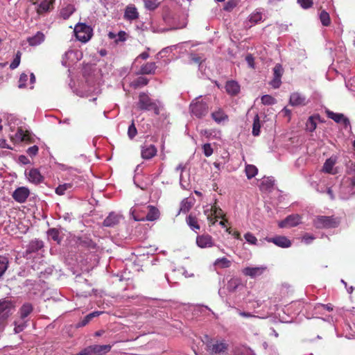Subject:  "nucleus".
Returning <instances> with one entry per match:
<instances>
[{
  "label": "nucleus",
  "mask_w": 355,
  "mask_h": 355,
  "mask_svg": "<svg viewBox=\"0 0 355 355\" xmlns=\"http://www.w3.org/2000/svg\"><path fill=\"white\" fill-rule=\"evenodd\" d=\"M267 269L265 266H255V267H245L242 269V273L250 278H255L261 276Z\"/></svg>",
  "instance_id": "nucleus-8"
},
{
  "label": "nucleus",
  "mask_w": 355,
  "mask_h": 355,
  "mask_svg": "<svg viewBox=\"0 0 355 355\" xmlns=\"http://www.w3.org/2000/svg\"><path fill=\"white\" fill-rule=\"evenodd\" d=\"M204 214L207 216V220H210L213 214V206L207 205L204 207Z\"/></svg>",
  "instance_id": "nucleus-54"
},
{
  "label": "nucleus",
  "mask_w": 355,
  "mask_h": 355,
  "mask_svg": "<svg viewBox=\"0 0 355 355\" xmlns=\"http://www.w3.org/2000/svg\"><path fill=\"white\" fill-rule=\"evenodd\" d=\"M275 183V180L272 177L265 178L261 180L260 189L264 191H270Z\"/></svg>",
  "instance_id": "nucleus-26"
},
{
  "label": "nucleus",
  "mask_w": 355,
  "mask_h": 355,
  "mask_svg": "<svg viewBox=\"0 0 355 355\" xmlns=\"http://www.w3.org/2000/svg\"><path fill=\"white\" fill-rule=\"evenodd\" d=\"M47 235L50 239L56 241L58 243L60 242V232L55 228H51L47 232Z\"/></svg>",
  "instance_id": "nucleus-37"
},
{
  "label": "nucleus",
  "mask_w": 355,
  "mask_h": 355,
  "mask_svg": "<svg viewBox=\"0 0 355 355\" xmlns=\"http://www.w3.org/2000/svg\"><path fill=\"white\" fill-rule=\"evenodd\" d=\"M284 73V69L280 64H277L273 68V78L270 81V85L275 88L277 89L280 87L282 84V76Z\"/></svg>",
  "instance_id": "nucleus-9"
},
{
  "label": "nucleus",
  "mask_w": 355,
  "mask_h": 355,
  "mask_svg": "<svg viewBox=\"0 0 355 355\" xmlns=\"http://www.w3.org/2000/svg\"><path fill=\"white\" fill-rule=\"evenodd\" d=\"M261 123L259 115L257 114L253 121L252 125V135L254 136H259L260 134Z\"/></svg>",
  "instance_id": "nucleus-39"
},
{
  "label": "nucleus",
  "mask_w": 355,
  "mask_h": 355,
  "mask_svg": "<svg viewBox=\"0 0 355 355\" xmlns=\"http://www.w3.org/2000/svg\"><path fill=\"white\" fill-rule=\"evenodd\" d=\"M157 68L155 62H147L141 67V73L153 74Z\"/></svg>",
  "instance_id": "nucleus-29"
},
{
  "label": "nucleus",
  "mask_w": 355,
  "mask_h": 355,
  "mask_svg": "<svg viewBox=\"0 0 355 355\" xmlns=\"http://www.w3.org/2000/svg\"><path fill=\"white\" fill-rule=\"evenodd\" d=\"M137 133V128L135 125L134 122L132 121L131 125H130L128 127V137L130 139H133L136 136Z\"/></svg>",
  "instance_id": "nucleus-48"
},
{
  "label": "nucleus",
  "mask_w": 355,
  "mask_h": 355,
  "mask_svg": "<svg viewBox=\"0 0 355 355\" xmlns=\"http://www.w3.org/2000/svg\"><path fill=\"white\" fill-rule=\"evenodd\" d=\"M326 114L329 119L334 120L336 123H343L345 125L349 123L348 119L345 117L343 114L335 113L330 110H327Z\"/></svg>",
  "instance_id": "nucleus-21"
},
{
  "label": "nucleus",
  "mask_w": 355,
  "mask_h": 355,
  "mask_svg": "<svg viewBox=\"0 0 355 355\" xmlns=\"http://www.w3.org/2000/svg\"><path fill=\"white\" fill-rule=\"evenodd\" d=\"M263 21L262 14L259 12H255L252 13L249 16V22L250 23V26Z\"/></svg>",
  "instance_id": "nucleus-35"
},
{
  "label": "nucleus",
  "mask_w": 355,
  "mask_h": 355,
  "mask_svg": "<svg viewBox=\"0 0 355 355\" xmlns=\"http://www.w3.org/2000/svg\"><path fill=\"white\" fill-rule=\"evenodd\" d=\"M29 195V189L25 187H21L14 191L12 196L16 202L19 203H24L26 202Z\"/></svg>",
  "instance_id": "nucleus-10"
},
{
  "label": "nucleus",
  "mask_w": 355,
  "mask_h": 355,
  "mask_svg": "<svg viewBox=\"0 0 355 355\" xmlns=\"http://www.w3.org/2000/svg\"><path fill=\"white\" fill-rule=\"evenodd\" d=\"M245 171L247 178L248 179H252L257 174L258 169L254 165L248 164L245 166Z\"/></svg>",
  "instance_id": "nucleus-38"
},
{
  "label": "nucleus",
  "mask_w": 355,
  "mask_h": 355,
  "mask_svg": "<svg viewBox=\"0 0 355 355\" xmlns=\"http://www.w3.org/2000/svg\"><path fill=\"white\" fill-rule=\"evenodd\" d=\"M45 39V35L43 33L38 31L37 33L28 38V42L31 46H37L42 44Z\"/></svg>",
  "instance_id": "nucleus-24"
},
{
  "label": "nucleus",
  "mask_w": 355,
  "mask_h": 355,
  "mask_svg": "<svg viewBox=\"0 0 355 355\" xmlns=\"http://www.w3.org/2000/svg\"><path fill=\"white\" fill-rule=\"evenodd\" d=\"M205 155H211L213 154V148L210 144H205L202 146Z\"/></svg>",
  "instance_id": "nucleus-56"
},
{
  "label": "nucleus",
  "mask_w": 355,
  "mask_h": 355,
  "mask_svg": "<svg viewBox=\"0 0 355 355\" xmlns=\"http://www.w3.org/2000/svg\"><path fill=\"white\" fill-rule=\"evenodd\" d=\"M27 152L31 155H35L38 152V147L37 146H33L28 148Z\"/></svg>",
  "instance_id": "nucleus-63"
},
{
  "label": "nucleus",
  "mask_w": 355,
  "mask_h": 355,
  "mask_svg": "<svg viewBox=\"0 0 355 355\" xmlns=\"http://www.w3.org/2000/svg\"><path fill=\"white\" fill-rule=\"evenodd\" d=\"M9 261L7 257L0 255V279L8 268Z\"/></svg>",
  "instance_id": "nucleus-34"
},
{
  "label": "nucleus",
  "mask_w": 355,
  "mask_h": 355,
  "mask_svg": "<svg viewBox=\"0 0 355 355\" xmlns=\"http://www.w3.org/2000/svg\"><path fill=\"white\" fill-rule=\"evenodd\" d=\"M190 110L193 115L201 118L208 113V105L203 101L196 98L190 104Z\"/></svg>",
  "instance_id": "nucleus-5"
},
{
  "label": "nucleus",
  "mask_w": 355,
  "mask_h": 355,
  "mask_svg": "<svg viewBox=\"0 0 355 355\" xmlns=\"http://www.w3.org/2000/svg\"><path fill=\"white\" fill-rule=\"evenodd\" d=\"M313 223L318 229L334 228L339 225V220L333 216H318L313 219Z\"/></svg>",
  "instance_id": "nucleus-2"
},
{
  "label": "nucleus",
  "mask_w": 355,
  "mask_h": 355,
  "mask_svg": "<svg viewBox=\"0 0 355 355\" xmlns=\"http://www.w3.org/2000/svg\"><path fill=\"white\" fill-rule=\"evenodd\" d=\"M148 83V80L146 78L141 76V77L137 78L134 81H132L130 85L133 88L137 89L138 87L145 86Z\"/></svg>",
  "instance_id": "nucleus-36"
},
{
  "label": "nucleus",
  "mask_w": 355,
  "mask_h": 355,
  "mask_svg": "<svg viewBox=\"0 0 355 355\" xmlns=\"http://www.w3.org/2000/svg\"><path fill=\"white\" fill-rule=\"evenodd\" d=\"M26 327V321H24V322H22L19 324H16V326L15 327V333H19V332L22 331Z\"/></svg>",
  "instance_id": "nucleus-62"
},
{
  "label": "nucleus",
  "mask_w": 355,
  "mask_h": 355,
  "mask_svg": "<svg viewBox=\"0 0 355 355\" xmlns=\"http://www.w3.org/2000/svg\"><path fill=\"white\" fill-rule=\"evenodd\" d=\"M55 0H40L36 8L37 13L40 15L49 12L53 8Z\"/></svg>",
  "instance_id": "nucleus-13"
},
{
  "label": "nucleus",
  "mask_w": 355,
  "mask_h": 355,
  "mask_svg": "<svg viewBox=\"0 0 355 355\" xmlns=\"http://www.w3.org/2000/svg\"><path fill=\"white\" fill-rule=\"evenodd\" d=\"M157 148L153 144H145L141 150V155H156Z\"/></svg>",
  "instance_id": "nucleus-32"
},
{
  "label": "nucleus",
  "mask_w": 355,
  "mask_h": 355,
  "mask_svg": "<svg viewBox=\"0 0 355 355\" xmlns=\"http://www.w3.org/2000/svg\"><path fill=\"white\" fill-rule=\"evenodd\" d=\"M196 244L200 248H207L214 246L212 237L209 234L198 236L196 237Z\"/></svg>",
  "instance_id": "nucleus-14"
},
{
  "label": "nucleus",
  "mask_w": 355,
  "mask_h": 355,
  "mask_svg": "<svg viewBox=\"0 0 355 355\" xmlns=\"http://www.w3.org/2000/svg\"><path fill=\"white\" fill-rule=\"evenodd\" d=\"M297 2L304 9L309 8L313 6V0H297Z\"/></svg>",
  "instance_id": "nucleus-53"
},
{
  "label": "nucleus",
  "mask_w": 355,
  "mask_h": 355,
  "mask_svg": "<svg viewBox=\"0 0 355 355\" xmlns=\"http://www.w3.org/2000/svg\"><path fill=\"white\" fill-rule=\"evenodd\" d=\"M186 221L187 225L192 230L196 232L197 230H200V227L196 216H193L191 214H190L187 217Z\"/></svg>",
  "instance_id": "nucleus-30"
},
{
  "label": "nucleus",
  "mask_w": 355,
  "mask_h": 355,
  "mask_svg": "<svg viewBox=\"0 0 355 355\" xmlns=\"http://www.w3.org/2000/svg\"><path fill=\"white\" fill-rule=\"evenodd\" d=\"M126 33L125 31H119L117 34L116 39L115 40V42L118 43L119 42H124L126 40Z\"/></svg>",
  "instance_id": "nucleus-59"
},
{
  "label": "nucleus",
  "mask_w": 355,
  "mask_h": 355,
  "mask_svg": "<svg viewBox=\"0 0 355 355\" xmlns=\"http://www.w3.org/2000/svg\"><path fill=\"white\" fill-rule=\"evenodd\" d=\"M336 163V159L330 157L326 160L322 167V171L330 174H336L337 171L334 169V166Z\"/></svg>",
  "instance_id": "nucleus-25"
},
{
  "label": "nucleus",
  "mask_w": 355,
  "mask_h": 355,
  "mask_svg": "<svg viewBox=\"0 0 355 355\" xmlns=\"http://www.w3.org/2000/svg\"><path fill=\"white\" fill-rule=\"evenodd\" d=\"M180 187L183 189H190V182L189 180H187L184 179V175L182 174L180 175Z\"/></svg>",
  "instance_id": "nucleus-50"
},
{
  "label": "nucleus",
  "mask_w": 355,
  "mask_h": 355,
  "mask_svg": "<svg viewBox=\"0 0 355 355\" xmlns=\"http://www.w3.org/2000/svg\"><path fill=\"white\" fill-rule=\"evenodd\" d=\"M268 242L273 243L276 245L281 248H288L291 245V241L284 236H278L272 238L267 239Z\"/></svg>",
  "instance_id": "nucleus-16"
},
{
  "label": "nucleus",
  "mask_w": 355,
  "mask_h": 355,
  "mask_svg": "<svg viewBox=\"0 0 355 355\" xmlns=\"http://www.w3.org/2000/svg\"><path fill=\"white\" fill-rule=\"evenodd\" d=\"M159 5L156 0H144L145 8L148 10H155Z\"/></svg>",
  "instance_id": "nucleus-41"
},
{
  "label": "nucleus",
  "mask_w": 355,
  "mask_h": 355,
  "mask_svg": "<svg viewBox=\"0 0 355 355\" xmlns=\"http://www.w3.org/2000/svg\"><path fill=\"white\" fill-rule=\"evenodd\" d=\"M191 60L195 63L199 64L200 67L202 66L203 59L199 55H191Z\"/></svg>",
  "instance_id": "nucleus-57"
},
{
  "label": "nucleus",
  "mask_w": 355,
  "mask_h": 355,
  "mask_svg": "<svg viewBox=\"0 0 355 355\" xmlns=\"http://www.w3.org/2000/svg\"><path fill=\"white\" fill-rule=\"evenodd\" d=\"M244 238L246 240V241L250 245H255L257 243V239L251 232H247L246 234H245Z\"/></svg>",
  "instance_id": "nucleus-46"
},
{
  "label": "nucleus",
  "mask_w": 355,
  "mask_h": 355,
  "mask_svg": "<svg viewBox=\"0 0 355 355\" xmlns=\"http://www.w3.org/2000/svg\"><path fill=\"white\" fill-rule=\"evenodd\" d=\"M226 92L231 96H235L240 92L239 83L234 80H230L225 85Z\"/></svg>",
  "instance_id": "nucleus-23"
},
{
  "label": "nucleus",
  "mask_w": 355,
  "mask_h": 355,
  "mask_svg": "<svg viewBox=\"0 0 355 355\" xmlns=\"http://www.w3.org/2000/svg\"><path fill=\"white\" fill-rule=\"evenodd\" d=\"M43 247V242L38 239L31 241L26 247V254L28 255L31 253L39 251Z\"/></svg>",
  "instance_id": "nucleus-20"
},
{
  "label": "nucleus",
  "mask_w": 355,
  "mask_h": 355,
  "mask_svg": "<svg viewBox=\"0 0 355 355\" xmlns=\"http://www.w3.org/2000/svg\"><path fill=\"white\" fill-rule=\"evenodd\" d=\"M261 102L264 105H274L276 103V99L270 95H263L261 97Z\"/></svg>",
  "instance_id": "nucleus-45"
},
{
  "label": "nucleus",
  "mask_w": 355,
  "mask_h": 355,
  "mask_svg": "<svg viewBox=\"0 0 355 355\" xmlns=\"http://www.w3.org/2000/svg\"><path fill=\"white\" fill-rule=\"evenodd\" d=\"M21 53L20 51H17L15 55V58L13 59L12 62L10 64V68L11 69H15L19 65L20 60H21Z\"/></svg>",
  "instance_id": "nucleus-43"
},
{
  "label": "nucleus",
  "mask_w": 355,
  "mask_h": 355,
  "mask_svg": "<svg viewBox=\"0 0 355 355\" xmlns=\"http://www.w3.org/2000/svg\"><path fill=\"white\" fill-rule=\"evenodd\" d=\"M111 348L110 345H94L84 348L76 355H103L109 352Z\"/></svg>",
  "instance_id": "nucleus-4"
},
{
  "label": "nucleus",
  "mask_w": 355,
  "mask_h": 355,
  "mask_svg": "<svg viewBox=\"0 0 355 355\" xmlns=\"http://www.w3.org/2000/svg\"><path fill=\"white\" fill-rule=\"evenodd\" d=\"M92 314L87 315L80 322L77 324V327H83L87 325L92 320Z\"/></svg>",
  "instance_id": "nucleus-52"
},
{
  "label": "nucleus",
  "mask_w": 355,
  "mask_h": 355,
  "mask_svg": "<svg viewBox=\"0 0 355 355\" xmlns=\"http://www.w3.org/2000/svg\"><path fill=\"white\" fill-rule=\"evenodd\" d=\"M236 6V3L234 1L231 0L226 3L224 9L227 11L232 10Z\"/></svg>",
  "instance_id": "nucleus-61"
},
{
  "label": "nucleus",
  "mask_w": 355,
  "mask_h": 355,
  "mask_svg": "<svg viewBox=\"0 0 355 355\" xmlns=\"http://www.w3.org/2000/svg\"><path fill=\"white\" fill-rule=\"evenodd\" d=\"M218 263H220L224 268H228L230 266V261L225 257L218 259L216 261V264Z\"/></svg>",
  "instance_id": "nucleus-55"
},
{
  "label": "nucleus",
  "mask_w": 355,
  "mask_h": 355,
  "mask_svg": "<svg viewBox=\"0 0 355 355\" xmlns=\"http://www.w3.org/2000/svg\"><path fill=\"white\" fill-rule=\"evenodd\" d=\"M301 222V217L298 214H291L288 216L284 220L279 223V227L284 228L287 227H295Z\"/></svg>",
  "instance_id": "nucleus-11"
},
{
  "label": "nucleus",
  "mask_w": 355,
  "mask_h": 355,
  "mask_svg": "<svg viewBox=\"0 0 355 355\" xmlns=\"http://www.w3.org/2000/svg\"><path fill=\"white\" fill-rule=\"evenodd\" d=\"M207 351L209 355H227V345L223 342H207Z\"/></svg>",
  "instance_id": "nucleus-6"
},
{
  "label": "nucleus",
  "mask_w": 355,
  "mask_h": 355,
  "mask_svg": "<svg viewBox=\"0 0 355 355\" xmlns=\"http://www.w3.org/2000/svg\"><path fill=\"white\" fill-rule=\"evenodd\" d=\"M28 75L26 73H21L19 77V88H24L26 86V81L28 80Z\"/></svg>",
  "instance_id": "nucleus-51"
},
{
  "label": "nucleus",
  "mask_w": 355,
  "mask_h": 355,
  "mask_svg": "<svg viewBox=\"0 0 355 355\" xmlns=\"http://www.w3.org/2000/svg\"><path fill=\"white\" fill-rule=\"evenodd\" d=\"M27 175L28 180L35 184H40L43 180V177L40 174V171L35 168L31 169Z\"/></svg>",
  "instance_id": "nucleus-22"
},
{
  "label": "nucleus",
  "mask_w": 355,
  "mask_h": 355,
  "mask_svg": "<svg viewBox=\"0 0 355 355\" xmlns=\"http://www.w3.org/2000/svg\"><path fill=\"white\" fill-rule=\"evenodd\" d=\"M289 104L292 106H303L306 104V96L299 92H293L291 94Z\"/></svg>",
  "instance_id": "nucleus-15"
},
{
  "label": "nucleus",
  "mask_w": 355,
  "mask_h": 355,
  "mask_svg": "<svg viewBox=\"0 0 355 355\" xmlns=\"http://www.w3.org/2000/svg\"><path fill=\"white\" fill-rule=\"evenodd\" d=\"M33 307L30 303L24 304L19 309L20 318L21 320H24L27 318L33 311Z\"/></svg>",
  "instance_id": "nucleus-27"
},
{
  "label": "nucleus",
  "mask_w": 355,
  "mask_h": 355,
  "mask_svg": "<svg viewBox=\"0 0 355 355\" xmlns=\"http://www.w3.org/2000/svg\"><path fill=\"white\" fill-rule=\"evenodd\" d=\"M14 309V304L11 300H0V315L8 318L12 313Z\"/></svg>",
  "instance_id": "nucleus-12"
},
{
  "label": "nucleus",
  "mask_w": 355,
  "mask_h": 355,
  "mask_svg": "<svg viewBox=\"0 0 355 355\" xmlns=\"http://www.w3.org/2000/svg\"><path fill=\"white\" fill-rule=\"evenodd\" d=\"M315 237L309 234H305L302 236V241L306 244H310L313 240Z\"/></svg>",
  "instance_id": "nucleus-58"
},
{
  "label": "nucleus",
  "mask_w": 355,
  "mask_h": 355,
  "mask_svg": "<svg viewBox=\"0 0 355 355\" xmlns=\"http://www.w3.org/2000/svg\"><path fill=\"white\" fill-rule=\"evenodd\" d=\"M73 188L72 183H64L62 184L58 185L55 188V192L58 196H63L66 193V191L70 190Z\"/></svg>",
  "instance_id": "nucleus-31"
},
{
  "label": "nucleus",
  "mask_w": 355,
  "mask_h": 355,
  "mask_svg": "<svg viewBox=\"0 0 355 355\" xmlns=\"http://www.w3.org/2000/svg\"><path fill=\"white\" fill-rule=\"evenodd\" d=\"M320 20L324 26H328L331 24L329 15L325 10H322L320 14Z\"/></svg>",
  "instance_id": "nucleus-40"
},
{
  "label": "nucleus",
  "mask_w": 355,
  "mask_h": 355,
  "mask_svg": "<svg viewBox=\"0 0 355 355\" xmlns=\"http://www.w3.org/2000/svg\"><path fill=\"white\" fill-rule=\"evenodd\" d=\"M73 7L71 6H69L62 10L61 15L64 19H67L73 13Z\"/></svg>",
  "instance_id": "nucleus-47"
},
{
  "label": "nucleus",
  "mask_w": 355,
  "mask_h": 355,
  "mask_svg": "<svg viewBox=\"0 0 355 355\" xmlns=\"http://www.w3.org/2000/svg\"><path fill=\"white\" fill-rule=\"evenodd\" d=\"M213 214L215 216V218H223V210L216 205V203L213 205Z\"/></svg>",
  "instance_id": "nucleus-49"
},
{
  "label": "nucleus",
  "mask_w": 355,
  "mask_h": 355,
  "mask_svg": "<svg viewBox=\"0 0 355 355\" xmlns=\"http://www.w3.org/2000/svg\"><path fill=\"white\" fill-rule=\"evenodd\" d=\"M74 33L78 40L85 43L91 39L93 30L85 24H78L75 26Z\"/></svg>",
  "instance_id": "nucleus-3"
},
{
  "label": "nucleus",
  "mask_w": 355,
  "mask_h": 355,
  "mask_svg": "<svg viewBox=\"0 0 355 355\" xmlns=\"http://www.w3.org/2000/svg\"><path fill=\"white\" fill-rule=\"evenodd\" d=\"M322 309H324V310L330 312V311H333L334 306L331 304H320V303L317 304L315 306V311H320V310H322Z\"/></svg>",
  "instance_id": "nucleus-44"
},
{
  "label": "nucleus",
  "mask_w": 355,
  "mask_h": 355,
  "mask_svg": "<svg viewBox=\"0 0 355 355\" xmlns=\"http://www.w3.org/2000/svg\"><path fill=\"white\" fill-rule=\"evenodd\" d=\"M241 285V280L238 278L230 279L227 284V289L229 292H234Z\"/></svg>",
  "instance_id": "nucleus-33"
},
{
  "label": "nucleus",
  "mask_w": 355,
  "mask_h": 355,
  "mask_svg": "<svg viewBox=\"0 0 355 355\" xmlns=\"http://www.w3.org/2000/svg\"><path fill=\"white\" fill-rule=\"evenodd\" d=\"M139 17V12L134 5H129L125 8L124 19L128 21L137 19Z\"/></svg>",
  "instance_id": "nucleus-19"
},
{
  "label": "nucleus",
  "mask_w": 355,
  "mask_h": 355,
  "mask_svg": "<svg viewBox=\"0 0 355 355\" xmlns=\"http://www.w3.org/2000/svg\"><path fill=\"white\" fill-rule=\"evenodd\" d=\"M176 49L175 46H171L166 47V48L163 49L162 51H160L159 52L158 55H159L161 57H163L164 54L171 53V52H172V51L173 49Z\"/></svg>",
  "instance_id": "nucleus-60"
},
{
  "label": "nucleus",
  "mask_w": 355,
  "mask_h": 355,
  "mask_svg": "<svg viewBox=\"0 0 355 355\" xmlns=\"http://www.w3.org/2000/svg\"><path fill=\"white\" fill-rule=\"evenodd\" d=\"M15 142L26 141L30 139V135L21 128H18L17 132L10 136Z\"/></svg>",
  "instance_id": "nucleus-17"
},
{
  "label": "nucleus",
  "mask_w": 355,
  "mask_h": 355,
  "mask_svg": "<svg viewBox=\"0 0 355 355\" xmlns=\"http://www.w3.org/2000/svg\"><path fill=\"white\" fill-rule=\"evenodd\" d=\"M7 318L0 315V331H2L6 323Z\"/></svg>",
  "instance_id": "nucleus-64"
},
{
  "label": "nucleus",
  "mask_w": 355,
  "mask_h": 355,
  "mask_svg": "<svg viewBox=\"0 0 355 355\" xmlns=\"http://www.w3.org/2000/svg\"><path fill=\"white\" fill-rule=\"evenodd\" d=\"M121 218V216L120 215L112 212L104 220L103 225L108 227H113L119 223Z\"/></svg>",
  "instance_id": "nucleus-18"
},
{
  "label": "nucleus",
  "mask_w": 355,
  "mask_h": 355,
  "mask_svg": "<svg viewBox=\"0 0 355 355\" xmlns=\"http://www.w3.org/2000/svg\"><path fill=\"white\" fill-rule=\"evenodd\" d=\"M316 126L317 125L315 121V117L313 116H310L306 123V130L310 132H313L315 130Z\"/></svg>",
  "instance_id": "nucleus-42"
},
{
  "label": "nucleus",
  "mask_w": 355,
  "mask_h": 355,
  "mask_svg": "<svg viewBox=\"0 0 355 355\" xmlns=\"http://www.w3.org/2000/svg\"><path fill=\"white\" fill-rule=\"evenodd\" d=\"M148 209V212L145 217H139L135 215V213L137 211V207H135L132 211V215L135 220L140 221V220H148L153 221L159 218V210L153 207V206H147L146 207Z\"/></svg>",
  "instance_id": "nucleus-7"
},
{
  "label": "nucleus",
  "mask_w": 355,
  "mask_h": 355,
  "mask_svg": "<svg viewBox=\"0 0 355 355\" xmlns=\"http://www.w3.org/2000/svg\"><path fill=\"white\" fill-rule=\"evenodd\" d=\"M211 117L216 123H219L228 119L227 115L221 110L218 109L211 113Z\"/></svg>",
  "instance_id": "nucleus-28"
},
{
  "label": "nucleus",
  "mask_w": 355,
  "mask_h": 355,
  "mask_svg": "<svg viewBox=\"0 0 355 355\" xmlns=\"http://www.w3.org/2000/svg\"><path fill=\"white\" fill-rule=\"evenodd\" d=\"M137 107L143 111L153 110L156 115H159L163 108V104L159 100H153L145 92L139 95Z\"/></svg>",
  "instance_id": "nucleus-1"
}]
</instances>
